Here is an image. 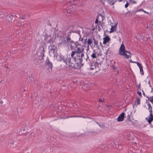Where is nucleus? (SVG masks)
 I'll return each mask as SVG.
<instances>
[{"instance_id":"1","label":"nucleus","mask_w":153,"mask_h":153,"mask_svg":"<svg viewBox=\"0 0 153 153\" xmlns=\"http://www.w3.org/2000/svg\"><path fill=\"white\" fill-rule=\"evenodd\" d=\"M84 48L82 47L78 48L76 50L71 52V57L73 58L74 62L76 63L77 66H75L76 69L80 68L83 65L82 62V57L84 56Z\"/></svg>"},{"instance_id":"2","label":"nucleus","mask_w":153,"mask_h":153,"mask_svg":"<svg viewBox=\"0 0 153 153\" xmlns=\"http://www.w3.org/2000/svg\"><path fill=\"white\" fill-rule=\"evenodd\" d=\"M147 105L148 106V109H149V112H150V117L149 119L147 117H146L145 118V119L147 121L148 123L149 124H150L152 122L153 120V115L152 114V107L150 103H148V104H147Z\"/></svg>"},{"instance_id":"3","label":"nucleus","mask_w":153,"mask_h":153,"mask_svg":"<svg viewBox=\"0 0 153 153\" xmlns=\"http://www.w3.org/2000/svg\"><path fill=\"white\" fill-rule=\"evenodd\" d=\"M45 66L47 67V70H48L49 72H51L53 68L52 63L50 62L49 59V58L48 57L46 58V59L45 62Z\"/></svg>"},{"instance_id":"4","label":"nucleus","mask_w":153,"mask_h":153,"mask_svg":"<svg viewBox=\"0 0 153 153\" xmlns=\"http://www.w3.org/2000/svg\"><path fill=\"white\" fill-rule=\"evenodd\" d=\"M70 48L71 50L75 49V48H77L78 46H81V45L79 44L77 41L74 42L73 40H71L70 42Z\"/></svg>"},{"instance_id":"5","label":"nucleus","mask_w":153,"mask_h":153,"mask_svg":"<svg viewBox=\"0 0 153 153\" xmlns=\"http://www.w3.org/2000/svg\"><path fill=\"white\" fill-rule=\"evenodd\" d=\"M104 18L103 16L101 14H100L97 16L95 23L97 24L98 25L99 24L100 25L102 23V22H103Z\"/></svg>"},{"instance_id":"6","label":"nucleus","mask_w":153,"mask_h":153,"mask_svg":"<svg viewBox=\"0 0 153 153\" xmlns=\"http://www.w3.org/2000/svg\"><path fill=\"white\" fill-rule=\"evenodd\" d=\"M68 63L69 67H72L76 69V68L75 67V66H77L76 63V62H74H74L71 61V57L68 58Z\"/></svg>"},{"instance_id":"7","label":"nucleus","mask_w":153,"mask_h":153,"mask_svg":"<svg viewBox=\"0 0 153 153\" xmlns=\"http://www.w3.org/2000/svg\"><path fill=\"white\" fill-rule=\"evenodd\" d=\"M6 20L8 22H10L12 20L14 16V15L13 13H9L8 14V13H6Z\"/></svg>"},{"instance_id":"8","label":"nucleus","mask_w":153,"mask_h":153,"mask_svg":"<svg viewBox=\"0 0 153 153\" xmlns=\"http://www.w3.org/2000/svg\"><path fill=\"white\" fill-rule=\"evenodd\" d=\"M125 115V113L124 112H122L120 114V115L117 118V121L121 122L124 119Z\"/></svg>"},{"instance_id":"9","label":"nucleus","mask_w":153,"mask_h":153,"mask_svg":"<svg viewBox=\"0 0 153 153\" xmlns=\"http://www.w3.org/2000/svg\"><path fill=\"white\" fill-rule=\"evenodd\" d=\"M71 38H66L65 37V38L64 40L63 41L62 43L64 44L65 45H66L67 46H68L69 44V42L71 41Z\"/></svg>"},{"instance_id":"10","label":"nucleus","mask_w":153,"mask_h":153,"mask_svg":"<svg viewBox=\"0 0 153 153\" xmlns=\"http://www.w3.org/2000/svg\"><path fill=\"white\" fill-rule=\"evenodd\" d=\"M110 38L107 35L105 37L103 38V44H105L107 42H108L110 40Z\"/></svg>"},{"instance_id":"11","label":"nucleus","mask_w":153,"mask_h":153,"mask_svg":"<svg viewBox=\"0 0 153 153\" xmlns=\"http://www.w3.org/2000/svg\"><path fill=\"white\" fill-rule=\"evenodd\" d=\"M125 49V47L124 45L123 44H122L119 51V54H120L122 52H123Z\"/></svg>"},{"instance_id":"12","label":"nucleus","mask_w":153,"mask_h":153,"mask_svg":"<svg viewBox=\"0 0 153 153\" xmlns=\"http://www.w3.org/2000/svg\"><path fill=\"white\" fill-rule=\"evenodd\" d=\"M8 144L10 148H14L16 146L14 145V141L13 140L9 141Z\"/></svg>"},{"instance_id":"13","label":"nucleus","mask_w":153,"mask_h":153,"mask_svg":"<svg viewBox=\"0 0 153 153\" xmlns=\"http://www.w3.org/2000/svg\"><path fill=\"white\" fill-rule=\"evenodd\" d=\"M123 0H107V2L110 4L111 5H113L114 4V2H115L117 1H118L119 2H121Z\"/></svg>"},{"instance_id":"14","label":"nucleus","mask_w":153,"mask_h":153,"mask_svg":"<svg viewBox=\"0 0 153 153\" xmlns=\"http://www.w3.org/2000/svg\"><path fill=\"white\" fill-rule=\"evenodd\" d=\"M98 65L99 63L98 62L95 63L94 65H91V66H90V69L92 70L96 68V67L98 66Z\"/></svg>"},{"instance_id":"15","label":"nucleus","mask_w":153,"mask_h":153,"mask_svg":"<svg viewBox=\"0 0 153 153\" xmlns=\"http://www.w3.org/2000/svg\"><path fill=\"white\" fill-rule=\"evenodd\" d=\"M119 54L120 55L123 56L126 58H128L130 55L129 54H127V53H125L124 52H122V53Z\"/></svg>"},{"instance_id":"16","label":"nucleus","mask_w":153,"mask_h":153,"mask_svg":"<svg viewBox=\"0 0 153 153\" xmlns=\"http://www.w3.org/2000/svg\"><path fill=\"white\" fill-rule=\"evenodd\" d=\"M126 121L128 124V122H130V123L131 122L132 120H131V118L130 115H129V114H128L127 116L126 117Z\"/></svg>"},{"instance_id":"17","label":"nucleus","mask_w":153,"mask_h":153,"mask_svg":"<svg viewBox=\"0 0 153 153\" xmlns=\"http://www.w3.org/2000/svg\"><path fill=\"white\" fill-rule=\"evenodd\" d=\"M6 13H0V20H2L4 18L6 17Z\"/></svg>"},{"instance_id":"18","label":"nucleus","mask_w":153,"mask_h":153,"mask_svg":"<svg viewBox=\"0 0 153 153\" xmlns=\"http://www.w3.org/2000/svg\"><path fill=\"white\" fill-rule=\"evenodd\" d=\"M116 31V27L115 26H111V30L110 31V33H111L113 32H114Z\"/></svg>"},{"instance_id":"19","label":"nucleus","mask_w":153,"mask_h":153,"mask_svg":"<svg viewBox=\"0 0 153 153\" xmlns=\"http://www.w3.org/2000/svg\"><path fill=\"white\" fill-rule=\"evenodd\" d=\"M91 57L93 59L96 58L97 57L96 56V51L95 50H93V53L91 54Z\"/></svg>"},{"instance_id":"20","label":"nucleus","mask_w":153,"mask_h":153,"mask_svg":"<svg viewBox=\"0 0 153 153\" xmlns=\"http://www.w3.org/2000/svg\"><path fill=\"white\" fill-rule=\"evenodd\" d=\"M73 32V31H69L67 33V34H66V35L65 36L66 38H71V33L72 32Z\"/></svg>"},{"instance_id":"21","label":"nucleus","mask_w":153,"mask_h":153,"mask_svg":"<svg viewBox=\"0 0 153 153\" xmlns=\"http://www.w3.org/2000/svg\"><path fill=\"white\" fill-rule=\"evenodd\" d=\"M69 58H67L65 59L63 58H62V61L65 63V64L67 65V63H68V59Z\"/></svg>"},{"instance_id":"22","label":"nucleus","mask_w":153,"mask_h":153,"mask_svg":"<svg viewBox=\"0 0 153 153\" xmlns=\"http://www.w3.org/2000/svg\"><path fill=\"white\" fill-rule=\"evenodd\" d=\"M92 43V41L91 39L90 38H88V40L87 41V43L88 45L87 47L89 48V45H90Z\"/></svg>"},{"instance_id":"23","label":"nucleus","mask_w":153,"mask_h":153,"mask_svg":"<svg viewBox=\"0 0 153 153\" xmlns=\"http://www.w3.org/2000/svg\"><path fill=\"white\" fill-rule=\"evenodd\" d=\"M146 97L148 98V100L151 102H153V96L149 97L148 96H146Z\"/></svg>"},{"instance_id":"24","label":"nucleus","mask_w":153,"mask_h":153,"mask_svg":"<svg viewBox=\"0 0 153 153\" xmlns=\"http://www.w3.org/2000/svg\"><path fill=\"white\" fill-rule=\"evenodd\" d=\"M97 62H94L91 59V61L90 62H89V63L88 64L90 66H91V65H94L95 63H96Z\"/></svg>"},{"instance_id":"25","label":"nucleus","mask_w":153,"mask_h":153,"mask_svg":"<svg viewBox=\"0 0 153 153\" xmlns=\"http://www.w3.org/2000/svg\"><path fill=\"white\" fill-rule=\"evenodd\" d=\"M140 98L137 97L136 98V100L135 101V102H137V105H139L140 104Z\"/></svg>"},{"instance_id":"26","label":"nucleus","mask_w":153,"mask_h":153,"mask_svg":"<svg viewBox=\"0 0 153 153\" xmlns=\"http://www.w3.org/2000/svg\"><path fill=\"white\" fill-rule=\"evenodd\" d=\"M87 58L85 59V60L86 61V62L87 64H88L89 62L91 61V60H90L88 56V55H87Z\"/></svg>"},{"instance_id":"27","label":"nucleus","mask_w":153,"mask_h":153,"mask_svg":"<svg viewBox=\"0 0 153 153\" xmlns=\"http://www.w3.org/2000/svg\"><path fill=\"white\" fill-rule=\"evenodd\" d=\"M140 72L141 74L143 75L144 74V72L143 70V67H140Z\"/></svg>"},{"instance_id":"28","label":"nucleus","mask_w":153,"mask_h":153,"mask_svg":"<svg viewBox=\"0 0 153 153\" xmlns=\"http://www.w3.org/2000/svg\"><path fill=\"white\" fill-rule=\"evenodd\" d=\"M56 48H49V51H52L53 53H54L55 52V49Z\"/></svg>"},{"instance_id":"29","label":"nucleus","mask_w":153,"mask_h":153,"mask_svg":"<svg viewBox=\"0 0 153 153\" xmlns=\"http://www.w3.org/2000/svg\"><path fill=\"white\" fill-rule=\"evenodd\" d=\"M56 48V46L54 45L53 44L51 45H50L49 46V48Z\"/></svg>"},{"instance_id":"30","label":"nucleus","mask_w":153,"mask_h":153,"mask_svg":"<svg viewBox=\"0 0 153 153\" xmlns=\"http://www.w3.org/2000/svg\"><path fill=\"white\" fill-rule=\"evenodd\" d=\"M129 2H130V4L132 3L133 4L136 3V2L133 0H128Z\"/></svg>"},{"instance_id":"31","label":"nucleus","mask_w":153,"mask_h":153,"mask_svg":"<svg viewBox=\"0 0 153 153\" xmlns=\"http://www.w3.org/2000/svg\"><path fill=\"white\" fill-rule=\"evenodd\" d=\"M94 43L95 45H97L98 44V42L94 38H93Z\"/></svg>"},{"instance_id":"32","label":"nucleus","mask_w":153,"mask_h":153,"mask_svg":"<svg viewBox=\"0 0 153 153\" xmlns=\"http://www.w3.org/2000/svg\"><path fill=\"white\" fill-rule=\"evenodd\" d=\"M136 64L137 65H138V66L139 67V68H140V67H143L142 65L139 62H137L136 63Z\"/></svg>"},{"instance_id":"33","label":"nucleus","mask_w":153,"mask_h":153,"mask_svg":"<svg viewBox=\"0 0 153 153\" xmlns=\"http://www.w3.org/2000/svg\"><path fill=\"white\" fill-rule=\"evenodd\" d=\"M123 52H124V53H128V54H129V55L131 54V53L130 51H126L125 49V51H123Z\"/></svg>"},{"instance_id":"34","label":"nucleus","mask_w":153,"mask_h":153,"mask_svg":"<svg viewBox=\"0 0 153 153\" xmlns=\"http://www.w3.org/2000/svg\"><path fill=\"white\" fill-rule=\"evenodd\" d=\"M77 0H71L70 1H69V2L70 3H71L72 4L73 2H74L75 1H77Z\"/></svg>"},{"instance_id":"35","label":"nucleus","mask_w":153,"mask_h":153,"mask_svg":"<svg viewBox=\"0 0 153 153\" xmlns=\"http://www.w3.org/2000/svg\"><path fill=\"white\" fill-rule=\"evenodd\" d=\"M129 5L128 4V3L127 1V3L125 5V8H127L128 7Z\"/></svg>"},{"instance_id":"36","label":"nucleus","mask_w":153,"mask_h":153,"mask_svg":"<svg viewBox=\"0 0 153 153\" xmlns=\"http://www.w3.org/2000/svg\"><path fill=\"white\" fill-rule=\"evenodd\" d=\"M137 93L140 97L142 96L141 93L140 92L137 91Z\"/></svg>"},{"instance_id":"37","label":"nucleus","mask_w":153,"mask_h":153,"mask_svg":"<svg viewBox=\"0 0 153 153\" xmlns=\"http://www.w3.org/2000/svg\"><path fill=\"white\" fill-rule=\"evenodd\" d=\"M143 9H139L138 10V11H139V12H140V11H143Z\"/></svg>"},{"instance_id":"38","label":"nucleus","mask_w":153,"mask_h":153,"mask_svg":"<svg viewBox=\"0 0 153 153\" xmlns=\"http://www.w3.org/2000/svg\"><path fill=\"white\" fill-rule=\"evenodd\" d=\"M112 68L114 69H116V68L114 67V66L113 65L112 67Z\"/></svg>"},{"instance_id":"39","label":"nucleus","mask_w":153,"mask_h":153,"mask_svg":"<svg viewBox=\"0 0 153 153\" xmlns=\"http://www.w3.org/2000/svg\"><path fill=\"white\" fill-rule=\"evenodd\" d=\"M102 99H100L99 100V102H101L102 101Z\"/></svg>"},{"instance_id":"40","label":"nucleus","mask_w":153,"mask_h":153,"mask_svg":"<svg viewBox=\"0 0 153 153\" xmlns=\"http://www.w3.org/2000/svg\"><path fill=\"white\" fill-rule=\"evenodd\" d=\"M142 92H143V95L145 96V97L146 96V95H145V92H144L142 90Z\"/></svg>"},{"instance_id":"41","label":"nucleus","mask_w":153,"mask_h":153,"mask_svg":"<svg viewBox=\"0 0 153 153\" xmlns=\"http://www.w3.org/2000/svg\"><path fill=\"white\" fill-rule=\"evenodd\" d=\"M143 12L144 13H146L147 14H149V13L147 12L145 10H143Z\"/></svg>"},{"instance_id":"42","label":"nucleus","mask_w":153,"mask_h":153,"mask_svg":"<svg viewBox=\"0 0 153 153\" xmlns=\"http://www.w3.org/2000/svg\"><path fill=\"white\" fill-rule=\"evenodd\" d=\"M146 103L147 104H148V103H149V102H148L147 100H146Z\"/></svg>"},{"instance_id":"43","label":"nucleus","mask_w":153,"mask_h":153,"mask_svg":"<svg viewBox=\"0 0 153 153\" xmlns=\"http://www.w3.org/2000/svg\"><path fill=\"white\" fill-rule=\"evenodd\" d=\"M71 11H70V10H68L67 12V13H71Z\"/></svg>"},{"instance_id":"44","label":"nucleus","mask_w":153,"mask_h":153,"mask_svg":"<svg viewBox=\"0 0 153 153\" xmlns=\"http://www.w3.org/2000/svg\"><path fill=\"white\" fill-rule=\"evenodd\" d=\"M41 55L42 56H44V54L43 53H41Z\"/></svg>"},{"instance_id":"45","label":"nucleus","mask_w":153,"mask_h":153,"mask_svg":"<svg viewBox=\"0 0 153 153\" xmlns=\"http://www.w3.org/2000/svg\"><path fill=\"white\" fill-rule=\"evenodd\" d=\"M129 62H131V63H133V61H132V60L130 59V60H129Z\"/></svg>"},{"instance_id":"46","label":"nucleus","mask_w":153,"mask_h":153,"mask_svg":"<svg viewBox=\"0 0 153 153\" xmlns=\"http://www.w3.org/2000/svg\"><path fill=\"white\" fill-rule=\"evenodd\" d=\"M109 49V48H108L107 49V50H106V52H108V51Z\"/></svg>"},{"instance_id":"47","label":"nucleus","mask_w":153,"mask_h":153,"mask_svg":"<svg viewBox=\"0 0 153 153\" xmlns=\"http://www.w3.org/2000/svg\"><path fill=\"white\" fill-rule=\"evenodd\" d=\"M62 58H61L60 59H59V61H62Z\"/></svg>"},{"instance_id":"48","label":"nucleus","mask_w":153,"mask_h":153,"mask_svg":"<svg viewBox=\"0 0 153 153\" xmlns=\"http://www.w3.org/2000/svg\"><path fill=\"white\" fill-rule=\"evenodd\" d=\"M25 19V17L24 16H23L22 17V19Z\"/></svg>"},{"instance_id":"49","label":"nucleus","mask_w":153,"mask_h":153,"mask_svg":"<svg viewBox=\"0 0 153 153\" xmlns=\"http://www.w3.org/2000/svg\"><path fill=\"white\" fill-rule=\"evenodd\" d=\"M100 45L101 46V47H102V43L101 42H100Z\"/></svg>"},{"instance_id":"50","label":"nucleus","mask_w":153,"mask_h":153,"mask_svg":"<svg viewBox=\"0 0 153 153\" xmlns=\"http://www.w3.org/2000/svg\"><path fill=\"white\" fill-rule=\"evenodd\" d=\"M137 62H134V61H133V62L132 63H135L136 64V63Z\"/></svg>"},{"instance_id":"51","label":"nucleus","mask_w":153,"mask_h":153,"mask_svg":"<svg viewBox=\"0 0 153 153\" xmlns=\"http://www.w3.org/2000/svg\"><path fill=\"white\" fill-rule=\"evenodd\" d=\"M75 26L74 25H72V28H73Z\"/></svg>"},{"instance_id":"52","label":"nucleus","mask_w":153,"mask_h":153,"mask_svg":"<svg viewBox=\"0 0 153 153\" xmlns=\"http://www.w3.org/2000/svg\"><path fill=\"white\" fill-rule=\"evenodd\" d=\"M107 107H111V105H110V106H109V105L108 106V105H107Z\"/></svg>"},{"instance_id":"53","label":"nucleus","mask_w":153,"mask_h":153,"mask_svg":"<svg viewBox=\"0 0 153 153\" xmlns=\"http://www.w3.org/2000/svg\"><path fill=\"white\" fill-rule=\"evenodd\" d=\"M152 91H153V88H152L151 92H152Z\"/></svg>"},{"instance_id":"54","label":"nucleus","mask_w":153,"mask_h":153,"mask_svg":"<svg viewBox=\"0 0 153 153\" xmlns=\"http://www.w3.org/2000/svg\"><path fill=\"white\" fill-rule=\"evenodd\" d=\"M101 19H102V18H101L100 17V20L99 21H101Z\"/></svg>"},{"instance_id":"55","label":"nucleus","mask_w":153,"mask_h":153,"mask_svg":"<svg viewBox=\"0 0 153 153\" xmlns=\"http://www.w3.org/2000/svg\"><path fill=\"white\" fill-rule=\"evenodd\" d=\"M151 25H153V22H151Z\"/></svg>"},{"instance_id":"56","label":"nucleus","mask_w":153,"mask_h":153,"mask_svg":"<svg viewBox=\"0 0 153 153\" xmlns=\"http://www.w3.org/2000/svg\"><path fill=\"white\" fill-rule=\"evenodd\" d=\"M148 83L149 84H150V81H149L148 82Z\"/></svg>"},{"instance_id":"57","label":"nucleus","mask_w":153,"mask_h":153,"mask_svg":"<svg viewBox=\"0 0 153 153\" xmlns=\"http://www.w3.org/2000/svg\"><path fill=\"white\" fill-rule=\"evenodd\" d=\"M140 86V84L138 86V87L139 88Z\"/></svg>"},{"instance_id":"58","label":"nucleus","mask_w":153,"mask_h":153,"mask_svg":"<svg viewBox=\"0 0 153 153\" xmlns=\"http://www.w3.org/2000/svg\"><path fill=\"white\" fill-rule=\"evenodd\" d=\"M5 67L7 68H8V66H6Z\"/></svg>"},{"instance_id":"59","label":"nucleus","mask_w":153,"mask_h":153,"mask_svg":"<svg viewBox=\"0 0 153 153\" xmlns=\"http://www.w3.org/2000/svg\"><path fill=\"white\" fill-rule=\"evenodd\" d=\"M149 86H150V87H152L151 85H150V84H149Z\"/></svg>"},{"instance_id":"60","label":"nucleus","mask_w":153,"mask_h":153,"mask_svg":"<svg viewBox=\"0 0 153 153\" xmlns=\"http://www.w3.org/2000/svg\"><path fill=\"white\" fill-rule=\"evenodd\" d=\"M43 50L44 51V48H43Z\"/></svg>"},{"instance_id":"61","label":"nucleus","mask_w":153,"mask_h":153,"mask_svg":"<svg viewBox=\"0 0 153 153\" xmlns=\"http://www.w3.org/2000/svg\"><path fill=\"white\" fill-rule=\"evenodd\" d=\"M82 117L83 118H85V117Z\"/></svg>"},{"instance_id":"62","label":"nucleus","mask_w":153,"mask_h":153,"mask_svg":"<svg viewBox=\"0 0 153 153\" xmlns=\"http://www.w3.org/2000/svg\"><path fill=\"white\" fill-rule=\"evenodd\" d=\"M50 41L49 40V42L50 43Z\"/></svg>"},{"instance_id":"63","label":"nucleus","mask_w":153,"mask_h":153,"mask_svg":"<svg viewBox=\"0 0 153 153\" xmlns=\"http://www.w3.org/2000/svg\"><path fill=\"white\" fill-rule=\"evenodd\" d=\"M31 98H32V95L31 96Z\"/></svg>"},{"instance_id":"64","label":"nucleus","mask_w":153,"mask_h":153,"mask_svg":"<svg viewBox=\"0 0 153 153\" xmlns=\"http://www.w3.org/2000/svg\"><path fill=\"white\" fill-rule=\"evenodd\" d=\"M23 131H25V129H24V130H23Z\"/></svg>"}]
</instances>
